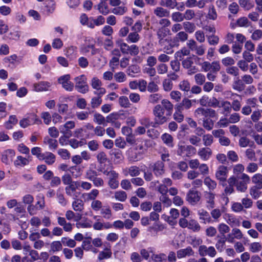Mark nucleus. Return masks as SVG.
<instances>
[{
    "mask_svg": "<svg viewBox=\"0 0 262 262\" xmlns=\"http://www.w3.org/2000/svg\"><path fill=\"white\" fill-rule=\"evenodd\" d=\"M208 16L209 19L215 20L217 18V15L213 5L209 7Z\"/></svg>",
    "mask_w": 262,
    "mask_h": 262,
    "instance_id": "nucleus-59",
    "label": "nucleus"
},
{
    "mask_svg": "<svg viewBox=\"0 0 262 262\" xmlns=\"http://www.w3.org/2000/svg\"><path fill=\"white\" fill-rule=\"evenodd\" d=\"M119 117V115L117 113H112L109 114L106 117L105 119V123H113L115 121L117 120Z\"/></svg>",
    "mask_w": 262,
    "mask_h": 262,
    "instance_id": "nucleus-53",
    "label": "nucleus"
},
{
    "mask_svg": "<svg viewBox=\"0 0 262 262\" xmlns=\"http://www.w3.org/2000/svg\"><path fill=\"white\" fill-rule=\"evenodd\" d=\"M41 161H45V163L48 165H51L55 162L56 156L52 152H46L43 154Z\"/></svg>",
    "mask_w": 262,
    "mask_h": 262,
    "instance_id": "nucleus-22",
    "label": "nucleus"
},
{
    "mask_svg": "<svg viewBox=\"0 0 262 262\" xmlns=\"http://www.w3.org/2000/svg\"><path fill=\"white\" fill-rule=\"evenodd\" d=\"M119 173L114 170L111 172V176L110 177L108 182V185L112 189L117 188L119 186V182L118 181Z\"/></svg>",
    "mask_w": 262,
    "mask_h": 262,
    "instance_id": "nucleus-14",
    "label": "nucleus"
},
{
    "mask_svg": "<svg viewBox=\"0 0 262 262\" xmlns=\"http://www.w3.org/2000/svg\"><path fill=\"white\" fill-rule=\"evenodd\" d=\"M179 88L182 91L188 92L190 91L191 85L188 80H184L179 83Z\"/></svg>",
    "mask_w": 262,
    "mask_h": 262,
    "instance_id": "nucleus-43",
    "label": "nucleus"
},
{
    "mask_svg": "<svg viewBox=\"0 0 262 262\" xmlns=\"http://www.w3.org/2000/svg\"><path fill=\"white\" fill-rule=\"evenodd\" d=\"M139 39L140 35L136 31L129 33L126 38V41L128 42H137Z\"/></svg>",
    "mask_w": 262,
    "mask_h": 262,
    "instance_id": "nucleus-40",
    "label": "nucleus"
},
{
    "mask_svg": "<svg viewBox=\"0 0 262 262\" xmlns=\"http://www.w3.org/2000/svg\"><path fill=\"white\" fill-rule=\"evenodd\" d=\"M188 35L186 32L180 31L173 37V42L178 47L180 41L184 42L187 40Z\"/></svg>",
    "mask_w": 262,
    "mask_h": 262,
    "instance_id": "nucleus-20",
    "label": "nucleus"
},
{
    "mask_svg": "<svg viewBox=\"0 0 262 262\" xmlns=\"http://www.w3.org/2000/svg\"><path fill=\"white\" fill-rule=\"evenodd\" d=\"M149 166L157 177L162 176L164 172V163L163 161H158L154 164L150 163Z\"/></svg>",
    "mask_w": 262,
    "mask_h": 262,
    "instance_id": "nucleus-9",
    "label": "nucleus"
},
{
    "mask_svg": "<svg viewBox=\"0 0 262 262\" xmlns=\"http://www.w3.org/2000/svg\"><path fill=\"white\" fill-rule=\"evenodd\" d=\"M94 121L99 124L106 126L105 118L100 113H96L94 116Z\"/></svg>",
    "mask_w": 262,
    "mask_h": 262,
    "instance_id": "nucleus-42",
    "label": "nucleus"
},
{
    "mask_svg": "<svg viewBox=\"0 0 262 262\" xmlns=\"http://www.w3.org/2000/svg\"><path fill=\"white\" fill-rule=\"evenodd\" d=\"M239 69L235 66L229 67L226 69V72L227 73L236 77L239 75Z\"/></svg>",
    "mask_w": 262,
    "mask_h": 262,
    "instance_id": "nucleus-54",
    "label": "nucleus"
},
{
    "mask_svg": "<svg viewBox=\"0 0 262 262\" xmlns=\"http://www.w3.org/2000/svg\"><path fill=\"white\" fill-rule=\"evenodd\" d=\"M236 24L239 27H248L250 25V22L246 17H241L236 20Z\"/></svg>",
    "mask_w": 262,
    "mask_h": 262,
    "instance_id": "nucleus-51",
    "label": "nucleus"
},
{
    "mask_svg": "<svg viewBox=\"0 0 262 262\" xmlns=\"http://www.w3.org/2000/svg\"><path fill=\"white\" fill-rule=\"evenodd\" d=\"M72 206L75 211L82 212L83 209V203L81 199H76L72 203Z\"/></svg>",
    "mask_w": 262,
    "mask_h": 262,
    "instance_id": "nucleus-39",
    "label": "nucleus"
},
{
    "mask_svg": "<svg viewBox=\"0 0 262 262\" xmlns=\"http://www.w3.org/2000/svg\"><path fill=\"white\" fill-rule=\"evenodd\" d=\"M114 197L116 200L120 202H125L127 198V194L124 191H116L114 193Z\"/></svg>",
    "mask_w": 262,
    "mask_h": 262,
    "instance_id": "nucleus-45",
    "label": "nucleus"
},
{
    "mask_svg": "<svg viewBox=\"0 0 262 262\" xmlns=\"http://www.w3.org/2000/svg\"><path fill=\"white\" fill-rule=\"evenodd\" d=\"M239 145L241 147H246L248 146L253 147L254 145V142L250 141L246 137H242L239 139Z\"/></svg>",
    "mask_w": 262,
    "mask_h": 262,
    "instance_id": "nucleus-34",
    "label": "nucleus"
},
{
    "mask_svg": "<svg viewBox=\"0 0 262 262\" xmlns=\"http://www.w3.org/2000/svg\"><path fill=\"white\" fill-rule=\"evenodd\" d=\"M222 62L223 66L228 67L234 65L235 61L232 57L228 56L223 58L222 60Z\"/></svg>",
    "mask_w": 262,
    "mask_h": 262,
    "instance_id": "nucleus-57",
    "label": "nucleus"
},
{
    "mask_svg": "<svg viewBox=\"0 0 262 262\" xmlns=\"http://www.w3.org/2000/svg\"><path fill=\"white\" fill-rule=\"evenodd\" d=\"M207 40L210 46H216L219 42V37L215 34L207 35Z\"/></svg>",
    "mask_w": 262,
    "mask_h": 262,
    "instance_id": "nucleus-41",
    "label": "nucleus"
},
{
    "mask_svg": "<svg viewBox=\"0 0 262 262\" xmlns=\"http://www.w3.org/2000/svg\"><path fill=\"white\" fill-rule=\"evenodd\" d=\"M213 137L211 134H205L203 137V141L204 145L206 147L212 145L213 142Z\"/></svg>",
    "mask_w": 262,
    "mask_h": 262,
    "instance_id": "nucleus-46",
    "label": "nucleus"
},
{
    "mask_svg": "<svg viewBox=\"0 0 262 262\" xmlns=\"http://www.w3.org/2000/svg\"><path fill=\"white\" fill-rule=\"evenodd\" d=\"M126 72L128 76L132 77H136L137 74L141 72V68L137 64H132L128 67Z\"/></svg>",
    "mask_w": 262,
    "mask_h": 262,
    "instance_id": "nucleus-26",
    "label": "nucleus"
},
{
    "mask_svg": "<svg viewBox=\"0 0 262 262\" xmlns=\"http://www.w3.org/2000/svg\"><path fill=\"white\" fill-rule=\"evenodd\" d=\"M245 84L239 77H237L233 82L232 88L238 92H242L245 89Z\"/></svg>",
    "mask_w": 262,
    "mask_h": 262,
    "instance_id": "nucleus-25",
    "label": "nucleus"
},
{
    "mask_svg": "<svg viewBox=\"0 0 262 262\" xmlns=\"http://www.w3.org/2000/svg\"><path fill=\"white\" fill-rule=\"evenodd\" d=\"M195 114L196 116L202 120L206 118H215L216 116V112L211 108L198 107L195 110Z\"/></svg>",
    "mask_w": 262,
    "mask_h": 262,
    "instance_id": "nucleus-2",
    "label": "nucleus"
},
{
    "mask_svg": "<svg viewBox=\"0 0 262 262\" xmlns=\"http://www.w3.org/2000/svg\"><path fill=\"white\" fill-rule=\"evenodd\" d=\"M65 192L69 196L72 197L74 199L78 198L80 194L79 192L77 191V189L72 183L65 187Z\"/></svg>",
    "mask_w": 262,
    "mask_h": 262,
    "instance_id": "nucleus-17",
    "label": "nucleus"
},
{
    "mask_svg": "<svg viewBox=\"0 0 262 262\" xmlns=\"http://www.w3.org/2000/svg\"><path fill=\"white\" fill-rule=\"evenodd\" d=\"M184 29L187 33H192L196 29V26L193 23L190 21H184L183 23Z\"/></svg>",
    "mask_w": 262,
    "mask_h": 262,
    "instance_id": "nucleus-36",
    "label": "nucleus"
},
{
    "mask_svg": "<svg viewBox=\"0 0 262 262\" xmlns=\"http://www.w3.org/2000/svg\"><path fill=\"white\" fill-rule=\"evenodd\" d=\"M15 150L13 149L6 150L1 156V161L6 164H9L13 161L15 156Z\"/></svg>",
    "mask_w": 262,
    "mask_h": 262,
    "instance_id": "nucleus-12",
    "label": "nucleus"
},
{
    "mask_svg": "<svg viewBox=\"0 0 262 262\" xmlns=\"http://www.w3.org/2000/svg\"><path fill=\"white\" fill-rule=\"evenodd\" d=\"M195 147L192 145H179L177 149V154L182 157H190L195 155L196 153Z\"/></svg>",
    "mask_w": 262,
    "mask_h": 262,
    "instance_id": "nucleus-5",
    "label": "nucleus"
},
{
    "mask_svg": "<svg viewBox=\"0 0 262 262\" xmlns=\"http://www.w3.org/2000/svg\"><path fill=\"white\" fill-rule=\"evenodd\" d=\"M203 121V126L207 130H211L213 127L214 124V121L213 119H207L206 118L205 120Z\"/></svg>",
    "mask_w": 262,
    "mask_h": 262,
    "instance_id": "nucleus-48",
    "label": "nucleus"
},
{
    "mask_svg": "<svg viewBox=\"0 0 262 262\" xmlns=\"http://www.w3.org/2000/svg\"><path fill=\"white\" fill-rule=\"evenodd\" d=\"M94 8H97V9L100 14L103 15H106L109 14L110 10L107 2H100L97 6H95Z\"/></svg>",
    "mask_w": 262,
    "mask_h": 262,
    "instance_id": "nucleus-23",
    "label": "nucleus"
},
{
    "mask_svg": "<svg viewBox=\"0 0 262 262\" xmlns=\"http://www.w3.org/2000/svg\"><path fill=\"white\" fill-rule=\"evenodd\" d=\"M204 196L206 202L208 204V207L210 208H214L215 193L211 191H205Z\"/></svg>",
    "mask_w": 262,
    "mask_h": 262,
    "instance_id": "nucleus-19",
    "label": "nucleus"
},
{
    "mask_svg": "<svg viewBox=\"0 0 262 262\" xmlns=\"http://www.w3.org/2000/svg\"><path fill=\"white\" fill-rule=\"evenodd\" d=\"M164 143L169 147H173V137L168 133H164L161 137Z\"/></svg>",
    "mask_w": 262,
    "mask_h": 262,
    "instance_id": "nucleus-38",
    "label": "nucleus"
},
{
    "mask_svg": "<svg viewBox=\"0 0 262 262\" xmlns=\"http://www.w3.org/2000/svg\"><path fill=\"white\" fill-rule=\"evenodd\" d=\"M43 5V11L47 15H51L56 10V2L54 0H46Z\"/></svg>",
    "mask_w": 262,
    "mask_h": 262,
    "instance_id": "nucleus-11",
    "label": "nucleus"
},
{
    "mask_svg": "<svg viewBox=\"0 0 262 262\" xmlns=\"http://www.w3.org/2000/svg\"><path fill=\"white\" fill-rule=\"evenodd\" d=\"M226 241V238L225 235H223V236L220 237L219 239H218L217 243L215 244L216 248L219 250L220 251L223 250L225 243Z\"/></svg>",
    "mask_w": 262,
    "mask_h": 262,
    "instance_id": "nucleus-56",
    "label": "nucleus"
},
{
    "mask_svg": "<svg viewBox=\"0 0 262 262\" xmlns=\"http://www.w3.org/2000/svg\"><path fill=\"white\" fill-rule=\"evenodd\" d=\"M30 157L29 156L28 158H26L21 156H17L14 162L15 166L24 167L25 166L28 165L30 162L29 160Z\"/></svg>",
    "mask_w": 262,
    "mask_h": 262,
    "instance_id": "nucleus-24",
    "label": "nucleus"
},
{
    "mask_svg": "<svg viewBox=\"0 0 262 262\" xmlns=\"http://www.w3.org/2000/svg\"><path fill=\"white\" fill-rule=\"evenodd\" d=\"M260 189L255 186H253L250 189V194L253 199H256L259 198L260 195L259 190Z\"/></svg>",
    "mask_w": 262,
    "mask_h": 262,
    "instance_id": "nucleus-63",
    "label": "nucleus"
},
{
    "mask_svg": "<svg viewBox=\"0 0 262 262\" xmlns=\"http://www.w3.org/2000/svg\"><path fill=\"white\" fill-rule=\"evenodd\" d=\"M109 244V248H105V251H101L98 255V259L99 260H102L104 259H108L111 257L112 255V252L111 250V246Z\"/></svg>",
    "mask_w": 262,
    "mask_h": 262,
    "instance_id": "nucleus-32",
    "label": "nucleus"
},
{
    "mask_svg": "<svg viewBox=\"0 0 262 262\" xmlns=\"http://www.w3.org/2000/svg\"><path fill=\"white\" fill-rule=\"evenodd\" d=\"M173 112V105L167 99L162 100L161 104L154 106L153 114L155 116V121H150L148 119L145 120L147 122L145 127L150 126L157 127L168 122L171 118Z\"/></svg>",
    "mask_w": 262,
    "mask_h": 262,
    "instance_id": "nucleus-1",
    "label": "nucleus"
},
{
    "mask_svg": "<svg viewBox=\"0 0 262 262\" xmlns=\"http://www.w3.org/2000/svg\"><path fill=\"white\" fill-rule=\"evenodd\" d=\"M215 178L219 180V184L224 187L227 184L228 177V167L223 165L219 166L215 172Z\"/></svg>",
    "mask_w": 262,
    "mask_h": 262,
    "instance_id": "nucleus-4",
    "label": "nucleus"
},
{
    "mask_svg": "<svg viewBox=\"0 0 262 262\" xmlns=\"http://www.w3.org/2000/svg\"><path fill=\"white\" fill-rule=\"evenodd\" d=\"M119 104L120 105L124 108L129 107L130 103L128 100V98L126 96H120L119 98Z\"/></svg>",
    "mask_w": 262,
    "mask_h": 262,
    "instance_id": "nucleus-50",
    "label": "nucleus"
},
{
    "mask_svg": "<svg viewBox=\"0 0 262 262\" xmlns=\"http://www.w3.org/2000/svg\"><path fill=\"white\" fill-rule=\"evenodd\" d=\"M194 78L196 84L198 85H203L205 82V76L202 73L196 74Z\"/></svg>",
    "mask_w": 262,
    "mask_h": 262,
    "instance_id": "nucleus-62",
    "label": "nucleus"
},
{
    "mask_svg": "<svg viewBox=\"0 0 262 262\" xmlns=\"http://www.w3.org/2000/svg\"><path fill=\"white\" fill-rule=\"evenodd\" d=\"M238 3L241 7L247 10H250L254 6V3L250 0H239Z\"/></svg>",
    "mask_w": 262,
    "mask_h": 262,
    "instance_id": "nucleus-47",
    "label": "nucleus"
},
{
    "mask_svg": "<svg viewBox=\"0 0 262 262\" xmlns=\"http://www.w3.org/2000/svg\"><path fill=\"white\" fill-rule=\"evenodd\" d=\"M204 183L205 185L208 187L209 191H213L217 186V183L209 177L205 178Z\"/></svg>",
    "mask_w": 262,
    "mask_h": 262,
    "instance_id": "nucleus-30",
    "label": "nucleus"
},
{
    "mask_svg": "<svg viewBox=\"0 0 262 262\" xmlns=\"http://www.w3.org/2000/svg\"><path fill=\"white\" fill-rule=\"evenodd\" d=\"M43 143L48 144L49 148L51 150H55L58 147V143L56 139L51 138L49 136H46L43 138Z\"/></svg>",
    "mask_w": 262,
    "mask_h": 262,
    "instance_id": "nucleus-18",
    "label": "nucleus"
},
{
    "mask_svg": "<svg viewBox=\"0 0 262 262\" xmlns=\"http://www.w3.org/2000/svg\"><path fill=\"white\" fill-rule=\"evenodd\" d=\"M77 52V47L71 46L68 47L65 51V55L67 57L73 58L75 57Z\"/></svg>",
    "mask_w": 262,
    "mask_h": 262,
    "instance_id": "nucleus-37",
    "label": "nucleus"
},
{
    "mask_svg": "<svg viewBox=\"0 0 262 262\" xmlns=\"http://www.w3.org/2000/svg\"><path fill=\"white\" fill-rule=\"evenodd\" d=\"M41 148L34 147L31 149V152L33 156H36L38 159L41 161L43 153L41 152Z\"/></svg>",
    "mask_w": 262,
    "mask_h": 262,
    "instance_id": "nucleus-52",
    "label": "nucleus"
},
{
    "mask_svg": "<svg viewBox=\"0 0 262 262\" xmlns=\"http://www.w3.org/2000/svg\"><path fill=\"white\" fill-rule=\"evenodd\" d=\"M160 5L169 9H173L178 5V2L176 0H161Z\"/></svg>",
    "mask_w": 262,
    "mask_h": 262,
    "instance_id": "nucleus-31",
    "label": "nucleus"
},
{
    "mask_svg": "<svg viewBox=\"0 0 262 262\" xmlns=\"http://www.w3.org/2000/svg\"><path fill=\"white\" fill-rule=\"evenodd\" d=\"M127 10V8L125 6H118L114 8L113 12L114 14L122 15L124 14Z\"/></svg>",
    "mask_w": 262,
    "mask_h": 262,
    "instance_id": "nucleus-55",
    "label": "nucleus"
},
{
    "mask_svg": "<svg viewBox=\"0 0 262 262\" xmlns=\"http://www.w3.org/2000/svg\"><path fill=\"white\" fill-rule=\"evenodd\" d=\"M122 133L126 136V141L127 143L128 138L133 137L135 136L133 134V129L128 126H123L122 128Z\"/></svg>",
    "mask_w": 262,
    "mask_h": 262,
    "instance_id": "nucleus-44",
    "label": "nucleus"
},
{
    "mask_svg": "<svg viewBox=\"0 0 262 262\" xmlns=\"http://www.w3.org/2000/svg\"><path fill=\"white\" fill-rule=\"evenodd\" d=\"M18 123V119L15 115H10L8 120L4 123V126L6 129H11Z\"/></svg>",
    "mask_w": 262,
    "mask_h": 262,
    "instance_id": "nucleus-28",
    "label": "nucleus"
},
{
    "mask_svg": "<svg viewBox=\"0 0 262 262\" xmlns=\"http://www.w3.org/2000/svg\"><path fill=\"white\" fill-rule=\"evenodd\" d=\"M198 214L200 216V219L203 221L204 223H209L211 221V217L209 215V213L205 211L204 209H201L199 210Z\"/></svg>",
    "mask_w": 262,
    "mask_h": 262,
    "instance_id": "nucleus-35",
    "label": "nucleus"
},
{
    "mask_svg": "<svg viewBox=\"0 0 262 262\" xmlns=\"http://www.w3.org/2000/svg\"><path fill=\"white\" fill-rule=\"evenodd\" d=\"M82 247L83 249L86 250H90L92 249V238L91 237H86L82 243Z\"/></svg>",
    "mask_w": 262,
    "mask_h": 262,
    "instance_id": "nucleus-49",
    "label": "nucleus"
},
{
    "mask_svg": "<svg viewBox=\"0 0 262 262\" xmlns=\"http://www.w3.org/2000/svg\"><path fill=\"white\" fill-rule=\"evenodd\" d=\"M74 81L75 82V88L78 92L84 94L89 91L87 78L84 75L75 77Z\"/></svg>",
    "mask_w": 262,
    "mask_h": 262,
    "instance_id": "nucleus-3",
    "label": "nucleus"
},
{
    "mask_svg": "<svg viewBox=\"0 0 262 262\" xmlns=\"http://www.w3.org/2000/svg\"><path fill=\"white\" fill-rule=\"evenodd\" d=\"M159 86L153 81L149 82L147 86V91L150 93L157 92L159 91Z\"/></svg>",
    "mask_w": 262,
    "mask_h": 262,
    "instance_id": "nucleus-61",
    "label": "nucleus"
},
{
    "mask_svg": "<svg viewBox=\"0 0 262 262\" xmlns=\"http://www.w3.org/2000/svg\"><path fill=\"white\" fill-rule=\"evenodd\" d=\"M166 228V224L161 223L160 222L155 223L152 226H150L148 228L147 230L150 232L154 231L155 233H158L159 232L163 231L164 229Z\"/></svg>",
    "mask_w": 262,
    "mask_h": 262,
    "instance_id": "nucleus-27",
    "label": "nucleus"
},
{
    "mask_svg": "<svg viewBox=\"0 0 262 262\" xmlns=\"http://www.w3.org/2000/svg\"><path fill=\"white\" fill-rule=\"evenodd\" d=\"M154 14L160 17H167L170 16V12L162 7H158L154 10Z\"/></svg>",
    "mask_w": 262,
    "mask_h": 262,
    "instance_id": "nucleus-29",
    "label": "nucleus"
},
{
    "mask_svg": "<svg viewBox=\"0 0 262 262\" xmlns=\"http://www.w3.org/2000/svg\"><path fill=\"white\" fill-rule=\"evenodd\" d=\"M102 102V99L100 97H94L91 99V107L92 108H97L99 106Z\"/></svg>",
    "mask_w": 262,
    "mask_h": 262,
    "instance_id": "nucleus-60",
    "label": "nucleus"
},
{
    "mask_svg": "<svg viewBox=\"0 0 262 262\" xmlns=\"http://www.w3.org/2000/svg\"><path fill=\"white\" fill-rule=\"evenodd\" d=\"M198 154L202 160L208 161L212 156V151L209 147H202L199 148Z\"/></svg>",
    "mask_w": 262,
    "mask_h": 262,
    "instance_id": "nucleus-13",
    "label": "nucleus"
},
{
    "mask_svg": "<svg viewBox=\"0 0 262 262\" xmlns=\"http://www.w3.org/2000/svg\"><path fill=\"white\" fill-rule=\"evenodd\" d=\"M201 198V193L195 188H191L186 194V201L194 205L198 203Z\"/></svg>",
    "mask_w": 262,
    "mask_h": 262,
    "instance_id": "nucleus-6",
    "label": "nucleus"
},
{
    "mask_svg": "<svg viewBox=\"0 0 262 262\" xmlns=\"http://www.w3.org/2000/svg\"><path fill=\"white\" fill-rule=\"evenodd\" d=\"M144 139L142 137L136 138L135 136L128 139V144L134 147L136 150H143Z\"/></svg>",
    "mask_w": 262,
    "mask_h": 262,
    "instance_id": "nucleus-8",
    "label": "nucleus"
},
{
    "mask_svg": "<svg viewBox=\"0 0 262 262\" xmlns=\"http://www.w3.org/2000/svg\"><path fill=\"white\" fill-rule=\"evenodd\" d=\"M193 254L194 251L190 246H188L185 249H179L177 251V257L178 258H182Z\"/></svg>",
    "mask_w": 262,
    "mask_h": 262,
    "instance_id": "nucleus-16",
    "label": "nucleus"
},
{
    "mask_svg": "<svg viewBox=\"0 0 262 262\" xmlns=\"http://www.w3.org/2000/svg\"><path fill=\"white\" fill-rule=\"evenodd\" d=\"M62 247V244L59 241L53 242L51 244V249L54 252L60 251Z\"/></svg>",
    "mask_w": 262,
    "mask_h": 262,
    "instance_id": "nucleus-64",
    "label": "nucleus"
},
{
    "mask_svg": "<svg viewBox=\"0 0 262 262\" xmlns=\"http://www.w3.org/2000/svg\"><path fill=\"white\" fill-rule=\"evenodd\" d=\"M171 17L172 20L176 22H180L184 20L183 14L180 12H173Z\"/></svg>",
    "mask_w": 262,
    "mask_h": 262,
    "instance_id": "nucleus-58",
    "label": "nucleus"
},
{
    "mask_svg": "<svg viewBox=\"0 0 262 262\" xmlns=\"http://www.w3.org/2000/svg\"><path fill=\"white\" fill-rule=\"evenodd\" d=\"M170 30L167 28L161 27L157 31V36L159 39V44L164 42L165 37L169 34Z\"/></svg>",
    "mask_w": 262,
    "mask_h": 262,
    "instance_id": "nucleus-21",
    "label": "nucleus"
},
{
    "mask_svg": "<svg viewBox=\"0 0 262 262\" xmlns=\"http://www.w3.org/2000/svg\"><path fill=\"white\" fill-rule=\"evenodd\" d=\"M51 86V83L48 81H42L39 82L34 83L33 87L36 92H42L48 91Z\"/></svg>",
    "mask_w": 262,
    "mask_h": 262,
    "instance_id": "nucleus-15",
    "label": "nucleus"
},
{
    "mask_svg": "<svg viewBox=\"0 0 262 262\" xmlns=\"http://www.w3.org/2000/svg\"><path fill=\"white\" fill-rule=\"evenodd\" d=\"M163 48L164 52L167 54H172L173 52V47H177L173 42V39H165L164 42L159 45Z\"/></svg>",
    "mask_w": 262,
    "mask_h": 262,
    "instance_id": "nucleus-10",
    "label": "nucleus"
},
{
    "mask_svg": "<svg viewBox=\"0 0 262 262\" xmlns=\"http://www.w3.org/2000/svg\"><path fill=\"white\" fill-rule=\"evenodd\" d=\"M252 182L255 184V187L262 189V174L257 173L252 177Z\"/></svg>",
    "mask_w": 262,
    "mask_h": 262,
    "instance_id": "nucleus-33",
    "label": "nucleus"
},
{
    "mask_svg": "<svg viewBox=\"0 0 262 262\" xmlns=\"http://www.w3.org/2000/svg\"><path fill=\"white\" fill-rule=\"evenodd\" d=\"M58 81L62 85V86L65 90L69 92L73 91L74 84L70 81V75L69 74H67L66 75L59 77Z\"/></svg>",
    "mask_w": 262,
    "mask_h": 262,
    "instance_id": "nucleus-7",
    "label": "nucleus"
}]
</instances>
